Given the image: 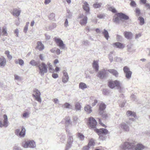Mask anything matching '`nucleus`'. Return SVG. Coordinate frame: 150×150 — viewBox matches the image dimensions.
Segmentation results:
<instances>
[{
    "label": "nucleus",
    "instance_id": "1",
    "mask_svg": "<svg viewBox=\"0 0 150 150\" xmlns=\"http://www.w3.org/2000/svg\"><path fill=\"white\" fill-rule=\"evenodd\" d=\"M135 146V150H142L144 148V146L140 144H138L135 146L133 143L125 142L121 144L120 150H134V148Z\"/></svg>",
    "mask_w": 150,
    "mask_h": 150
},
{
    "label": "nucleus",
    "instance_id": "2",
    "mask_svg": "<svg viewBox=\"0 0 150 150\" xmlns=\"http://www.w3.org/2000/svg\"><path fill=\"white\" fill-rule=\"evenodd\" d=\"M109 87L111 89H116L120 92H123L124 91V87L122 84V82L117 80L110 81L108 82Z\"/></svg>",
    "mask_w": 150,
    "mask_h": 150
},
{
    "label": "nucleus",
    "instance_id": "3",
    "mask_svg": "<svg viewBox=\"0 0 150 150\" xmlns=\"http://www.w3.org/2000/svg\"><path fill=\"white\" fill-rule=\"evenodd\" d=\"M129 19V17L125 14L122 13H117L113 17V21L116 23H119L122 19L127 20Z\"/></svg>",
    "mask_w": 150,
    "mask_h": 150
},
{
    "label": "nucleus",
    "instance_id": "4",
    "mask_svg": "<svg viewBox=\"0 0 150 150\" xmlns=\"http://www.w3.org/2000/svg\"><path fill=\"white\" fill-rule=\"evenodd\" d=\"M22 146L25 148H34L36 146L35 142L33 140L25 141L22 143Z\"/></svg>",
    "mask_w": 150,
    "mask_h": 150
},
{
    "label": "nucleus",
    "instance_id": "5",
    "mask_svg": "<svg viewBox=\"0 0 150 150\" xmlns=\"http://www.w3.org/2000/svg\"><path fill=\"white\" fill-rule=\"evenodd\" d=\"M39 68V73L42 76H44L45 74L47 72V67L45 64L42 63L38 66Z\"/></svg>",
    "mask_w": 150,
    "mask_h": 150
},
{
    "label": "nucleus",
    "instance_id": "6",
    "mask_svg": "<svg viewBox=\"0 0 150 150\" xmlns=\"http://www.w3.org/2000/svg\"><path fill=\"white\" fill-rule=\"evenodd\" d=\"M89 127L91 129L96 131L97 129L96 128L97 122L96 120L92 117H90L88 119Z\"/></svg>",
    "mask_w": 150,
    "mask_h": 150
},
{
    "label": "nucleus",
    "instance_id": "7",
    "mask_svg": "<svg viewBox=\"0 0 150 150\" xmlns=\"http://www.w3.org/2000/svg\"><path fill=\"white\" fill-rule=\"evenodd\" d=\"M54 40L57 45L61 49L64 50L66 49L65 45L63 43V41L60 38L56 37L54 38Z\"/></svg>",
    "mask_w": 150,
    "mask_h": 150
},
{
    "label": "nucleus",
    "instance_id": "8",
    "mask_svg": "<svg viewBox=\"0 0 150 150\" xmlns=\"http://www.w3.org/2000/svg\"><path fill=\"white\" fill-rule=\"evenodd\" d=\"M40 92L39 90L36 88L34 89L33 95L35 98L36 100L40 103L41 102V99L40 97Z\"/></svg>",
    "mask_w": 150,
    "mask_h": 150
},
{
    "label": "nucleus",
    "instance_id": "9",
    "mask_svg": "<svg viewBox=\"0 0 150 150\" xmlns=\"http://www.w3.org/2000/svg\"><path fill=\"white\" fill-rule=\"evenodd\" d=\"M80 24L82 25H85L87 23V18L86 16L82 14L79 15L78 17Z\"/></svg>",
    "mask_w": 150,
    "mask_h": 150
},
{
    "label": "nucleus",
    "instance_id": "10",
    "mask_svg": "<svg viewBox=\"0 0 150 150\" xmlns=\"http://www.w3.org/2000/svg\"><path fill=\"white\" fill-rule=\"evenodd\" d=\"M123 70L126 78L128 80L130 79L131 78L132 72L130 70L129 68L127 66H125L123 68Z\"/></svg>",
    "mask_w": 150,
    "mask_h": 150
},
{
    "label": "nucleus",
    "instance_id": "11",
    "mask_svg": "<svg viewBox=\"0 0 150 150\" xmlns=\"http://www.w3.org/2000/svg\"><path fill=\"white\" fill-rule=\"evenodd\" d=\"M4 120L3 122L0 120V127H7L8 125V117L6 115H4L3 116Z\"/></svg>",
    "mask_w": 150,
    "mask_h": 150
},
{
    "label": "nucleus",
    "instance_id": "12",
    "mask_svg": "<svg viewBox=\"0 0 150 150\" xmlns=\"http://www.w3.org/2000/svg\"><path fill=\"white\" fill-rule=\"evenodd\" d=\"M119 128L120 129H122L124 131L128 132L129 131V127L128 125L124 122H122L120 123L119 126Z\"/></svg>",
    "mask_w": 150,
    "mask_h": 150
},
{
    "label": "nucleus",
    "instance_id": "13",
    "mask_svg": "<svg viewBox=\"0 0 150 150\" xmlns=\"http://www.w3.org/2000/svg\"><path fill=\"white\" fill-rule=\"evenodd\" d=\"M16 133L19 137H23L25 135V129L24 127H22L21 131L20 132L19 129H17L16 131Z\"/></svg>",
    "mask_w": 150,
    "mask_h": 150
},
{
    "label": "nucleus",
    "instance_id": "14",
    "mask_svg": "<svg viewBox=\"0 0 150 150\" xmlns=\"http://www.w3.org/2000/svg\"><path fill=\"white\" fill-rule=\"evenodd\" d=\"M73 141V138L72 136H71V135L69 136L68 139L67 144V145L65 150H68L71 147Z\"/></svg>",
    "mask_w": 150,
    "mask_h": 150
},
{
    "label": "nucleus",
    "instance_id": "15",
    "mask_svg": "<svg viewBox=\"0 0 150 150\" xmlns=\"http://www.w3.org/2000/svg\"><path fill=\"white\" fill-rule=\"evenodd\" d=\"M107 72L108 70H105V69H102L98 72L97 76L101 78H102L106 76Z\"/></svg>",
    "mask_w": 150,
    "mask_h": 150
},
{
    "label": "nucleus",
    "instance_id": "16",
    "mask_svg": "<svg viewBox=\"0 0 150 150\" xmlns=\"http://www.w3.org/2000/svg\"><path fill=\"white\" fill-rule=\"evenodd\" d=\"M96 132L99 135L101 134H106L108 133V131L106 129L104 128L100 129H97L96 131Z\"/></svg>",
    "mask_w": 150,
    "mask_h": 150
},
{
    "label": "nucleus",
    "instance_id": "17",
    "mask_svg": "<svg viewBox=\"0 0 150 150\" xmlns=\"http://www.w3.org/2000/svg\"><path fill=\"white\" fill-rule=\"evenodd\" d=\"M112 46L114 47L120 49H122L125 47L124 44L119 42H115L113 43L112 44Z\"/></svg>",
    "mask_w": 150,
    "mask_h": 150
},
{
    "label": "nucleus",
    "instance_id": "18",
    "mask_svg": "<svg viewBox=\"0 0 150 150\" xmlns=\"http://www.w3.org/2000/svg\"><path fill=\"white\" fill-rule=\"evenodd\" d=\"M83 8L87 13H89L90 11L89 5L87 2L85 1L83 3Z\"/></svg>",
    "mask_w": 150,
    "mask_h": 150
},
{
    "label": "nucleus",
    "instance_id": "19",
    "mask_svg": "<svg viewBox=\"0 0 150 150\" xmlns=\"http://www.w3.org/2000/svg\"><path fill=\"white\" fill-rule=\"evenodd\" d=\"M6 58L4 57H0V67H4L6 65Z\"/></svg>",
    "mask_w": 150,
    "mask_h": 150
},
{
    "label": "nucleus",
    "instance_id": "20",
    "mask_svg": "<svg viewBox=\"0 0 150 150\" xmlns=\"http://www.w3.org/2000/svg\"><path fill=\"white\" fill-rule=\"evenodd\" d=\"M93 67L95 70V71L97 72L99 69V65L98 61L94 60L93 63Z\"/></svg>",
    "mask_w": 150,
    "mask_h": 150
},
{
    "label": "nucleus",
    "instance_id": "21",
    "mask_svg": "<svg viewBox=\"0 0 150 150\" xmlns=\"http://www.w3.org/2000/svg\"><path fill=\"white\" fill-rule=\"evenodd\" d=\"M84 110L85 111L87 114H90L92 111V107L89 105H86L84 107Z\"/></svg>",
    "mask_w": 150,
    "mask_h": 150
},
{
    "label": "nucleus",
    "instance_id": "22",
    "mask_svg": "<svg viewBox=\"0 0 150 150\" xmlns=\"http://www.w3.org/2000/svg\"><path fill=\"white\" fill-rule=\"evenodd\" d=\"M81 103L77 102L75 104V110L76 111H80L81 110Z\"/></svg>",
    "mask_w": 150,
    "mask_h": 150
},
{
    "label": "nucleus",
    "instance_id": "23",
    "mask_svg": "<svg viewBox=\"0 0 150 150\" xmlns=\"http://www.w3.org/2000/svg\"><path fill=\"white\" fill-rule=\"evenodd\" d=\"M21 11L20 10L16 8L14 9L13 12V16L18 17L21 13Z\"/></svg>",
    "mask_w": 150,
    "mask_h": 150
},
{
    "label": "nucleus",
    "instance_id": "24",
    "mask_svg": "<svg viewBox=\"0 0 150 150\" xmlns=\"http://www.w3.org/2000/svg\"><path fill=\"white\" fill-rule=\"evenodd\" d=\"M108 71L111 74H112L116 77H118L119 73L118 72L115 70L114 69H110L108 70Z\"/></svg>",
    "mask_w": 150,
    "mask_h": 150
},
{
    "label": "nucleus",
    "instance_id": "25",
    "mask_svg": "<svg viewBox=\"0 0 150 150\" xmlns=\"http://www.w3.org/2000/svg\"><path fill=\"white\" fill-rule=\"evenodd\" d=\"M37 49L40 51L44 49L43 45L40 42H38L37 43Z\"/></svg>",
    "mask_w": 150,
    "mask_h": 150
},
{
    "label": "nucleus",
    "instance_id": "26",
    "mask_svg": "<svg viewBox=\"0 0 150 150\" xmlns=\"http://www.w3.org/2000/svg\"><path fill=\"white\" fill-rule=\"evenodd\" d=\"M14 62L16 64H19L21 66H23L24 64V61L21 59H15Z\"/></svg>",
    "mask_w": 150,
    "mask_h": 150
},
{
    "label": "nucleus",
    "instance_id": "27",
    "mask_svg": "<svg viewBox=\"0 0 150 150\" xmlns=\"http://www.w3.org/2000/svg\"><path fill=\"white\" fill-rule=\"evenodd\" d=\"M46 66L47 67V68H48L50 72L52 73L54 71V69L53 68H52V65L49 62L47 63Z\"/></svg>",
    "mask_w": 150,
    "mask_h": 150
},
{
    "label": "nucleus",
    "instance_id": "28",
    "mask_svg": "<svg viewBox=\"0 0 150 150\" xmlns=\"http://www.w3.org/2000/svg\"><path fill=\"white\" fill-rule=\"evenodd\" d=\"M127 116L136 117V114L135 112L131 111H128L127 112Z\"/></svg>",
    "mask_w": 150,
    "mask_h": 150
},
{
    "label": "nucleus",
    "instance_id": "29",
    "mask_svg": "<svg viewBox=\"0 0 150 150\" xmlns=\"http://www.w3.org/2000/svg\"><path fill=\"white\" fill-rule=\"evenodd\" d=\"M95 142L94 140L93 139L90 140L88 146L90 148L93 147L95 145Z\"/></svg>",
    "mask_w": 150,
    "mask_h": 150
},
{
    "label": "nucleus",
    "instance_id": "30",
    "mask_svg": "<svg viewBox=\"0 0 150 150\" xmlns=\"http://www.w3.org/2000/svg\"><path fill=\"white\" fill-rule=\"evenodd\" d=\"M79 87L80 89L84 90L87 88V86L85 83L81 82L79 84Z\"/></svg>",
    "mask_w": 150,
    "mask_h": 150
},
{
    "label": "nucleus",
    "instance_id": "31",
    "mask_svg": "<svg viewBox=\"0 0 150 150\" xmlns=\"http://www.w3.org/2000/svg\"><path fill=\"white\" fill-rule=\"evenodd\" d=\"M102 5V4L101 3L96 2L93 5V7L95 8H98L101 7Z\"/></svg>",
    "mask_w": 150,
    "mask_h": 150
},
{
    "label": "nucleus",
    "instance_id": "32",
    "mask_svg": "<svg viewBox=\"0 0 150 150\" xmlns=\"http://www.w3.org/2000/svg\"><path fill=\"white\" fill-rule=\"evenodd\" d=\"M63 106L64 108L68 109H71L72 108V106L68 103H65L63 105Z\"/></svg>",
    "mask_w": 150,
    "mask_h": 150
},
{
    "label": "nucleus",
    "instance_id": "33",
    "mask_svg": "<svg viewBox=\"0 0 150 150\" xmlns=\"http://www.w3.org/2000/svg\"><path fill=\"white\" fill-rule=\"evenodd\" d=\"M125 35L127 38L130 39L132 36V34L130 32H125Z\"/></svg>",
    "mask_w": 150,
    "mask_h": 150
},
{
    "label": "nucleus",
    "instance_id": "34",
    "mask_svg": "<svg viewBox=\"0 0 150 150\" xmlns=\"http://www.w3.org/2000/svg\"><path fill=\"white\" fill-rule=\"evenodd\" d=\"M91 99L93 101V102L92 103V105L93 106H95L98 102L96 98L94 97H91Z\"/></svg>",
    "mask_w": 150,
    "mask_h": 150
},
{
    "label": "nucleus",
    "instance_id": "35",
    "mask_svg": "<svg viewBox=\"0 0 150 150\" xmlns=\"http://www.w3.org/2000/svg\"><path fill=\"white\" fill-rule=\"evenodd\" d=\"M106 108L105 105L103 103H101L100 105L99 110L100 111L103 110Z\"/></svg>",
    "mask_w": 150,
    "mask_h": 150
},
{
    "label": "nucleus",
    "instance_id": "36",
    "mask_svg": "<svg viewBox=\"0 0 150 150\" xmlns=\"http://www.w3.org/2000/svg\"><path fill=\"white\" fill-rule=\"evenodd\" d=\"M5 54L6 55L8 59L11 60L12 58V56L10 54V52L8 50H6L5 51Z\"/></svg>",
    "mask_w": 150,
    "mask_h": 150
},
{
    "label": "nucleus",
    "instance_id": "37",
    "mask_svg": "<svg viewBox=\"0 0 150 150\" xmlns=\"http://www.w3.org/2000/svg\"><path fill=\"white\" fill-rule=\"evenodd\" d=\"M29 115L30 113L29 112H24L22 114V117L24 119L26 118L29 117Z\"/></svg>",
    "mask_w": 150,
    "mask_h": 150
},
{
    "label": "nucleus",
    "instance_id": "38",
    "mask_svg": "<svg viewBox=\"0 0 150 150\" xmlns=\"http://www.w3.org/2000/svg\"><path fill=\"white\" fill-rule=\"evenodd\" d=\"M103 33L105 37L108 40V39L109 35L108 32L105 30H104V31L103 32Z\"/></svg>",
    "mask_w": 150,
    "mask_h": 150
},
{
    "label": "nucleus",
    "instance_id": "39",
    "mask_svg": "<svg viewBox=\"0 0 150 150\" xmlns=\"http://www.w3.org/2000/svg\"><path fill=\"white\" fill-rule=\"evenodd\" d=\"M69 77L68 76H63L62 81L64 83L67 82L69 80Z\"/></svg>",
    "mask_w": 150,
    "mask_h": 150
},
{
    "label": "nucleus",
    "instance_id": "40",
    "mask_svg": "<svg viewBox=\"0 0 150 150\" xmlns=\"http://www.w3.org/2000/svg\"><path fill=\"white\" fill-rule=\"evenodd\" d=\"M78 137L79 139H80L81 141H83L84 140V136L82 134L80 133H79L78 134Z\"/></svg>",
    "mask_w": 150,
    "mask_h": 150
},
{
    "label": "nucleus",
    "instance_id": "41",
    "mask_svg": "<svg viewBox=\"0 0 150 150\" xmlns=\"http://www.w3.org/2000/svg\"><path fill=\"white\" fill-rule=\"evenodd\" d=\"M114 52H111L110 54L108 55V58L111 62H112L113 60V58L112 57V54L114 53Z\"/></svg>",
    "mask_w": 150,
    "mask_h": 150
},
{
    "label": "nucleus",
    "instance_id": "42",
    "mask_svg": "<svg viewBox=\"0 0 150 150\" xmlns=\"http://www.w3.org/2000/svg\"><path fill=\"white\" fill-rule=\"evenodd\" d=\"M65 123L66 125H70L69 127H70L71 125V123H70V120L69 118H66L65 120Z\"/></svg>",
    "mask_w": 150,
    "mask_h": 150
},
{
    "label": "nucleus",
    "instance_id": "43",
    "mask_svg": "<svg viewBox=\"0 0 150 150\" xmlns=\"http://www.w3.org/2000/svg\"><path fill=\"white\" fill-rule=\"evenodd\" d=\"M109 11H111L113 13H116L117 12V11L116 9L113 7H110L108 8Z\"/></svg>",
    "mask_w": 150,
    "mask_h": 150
},
{
    "label": "nucleus",
    "instance_id": "44",
    "mask_svg": "<svg viewBox=\"0 0 150 150\" xmlns=\"http://www.w3.org/2000/svg\"><path fill=\"white\" fill-rule=\"evenodd\" d=\"M15 80H17L18 81H20L22 80V78L18 76L17 74H15L14 76Z\"/></svg>",
    "mask_w": 150,
    "mask_h": 150
},
{
    "label": "nucleus",
    "instance_id": "45",
    "mask_svg": "<svg viewBox=\"0 0 150 150\" xmlns=\"http://www.w3.org/2000/svg\"><path fill=\"white\" fill-rule=\"evenodd\" d=\"M130 5L132 7H136V6L137 4L134 1L132 0L130 4Z\"/></svg>",
    "mask_w": 150,
    "mask_h": 150
},
{
    "label": "nucleus",
    "instance_id": "46",
    "mask_svg": "<svg viewBox=\"0 0 150 150\" xmlns=\"http://www.w3.org/2000/svg\"><path fill=\"white\" fill-rule=\"evenodd\" d=\"M135 12L137 14V16H139L140 14V9L138 8H136V9Z\"/></svg>",
    "mask_w": 150,
    "mask_h": 150
},
{
    "label": "nucleus",
    "instance_id": "47",
    "mask_svg": "<svg viewBox=\"0 0 150 150\" xmlns=\"http://www.w3.org/2000/svg\"><path fill=\"white\" fill-rule=\"evenodd\" d=\"M55 16V15L54 13H52L49 15V18L50 20H52L54 18Z\"/></svg>",
    "mask_w": 150,
    "mask_h": 150
},
{
    "label": "nucleus",
    "instance_id": "48",
    "mask_svg": "<svg viewBox=\"0 0 150 150\" xmlns=\"http://www.w3.org/2000/svg\"><path fill=\"white\" fill-rule=\"evenodd\" d=\"M138 20L139 21L141 24H143L144 23V19L142 17H139L138 18Z\"/></svg>",
    "mask_w": 150,
    "mask_h": 150
},
{
    "label": "nucleus",
    "instance_id": "49",
    "mask_svg": "<svg viewBox=\"0 0 150 150\" xmlns=\"http://www.w3.org/2000/svg\"><path fill=\"white\" fill-rule=\"evenodd\" d=\"M30 63L33 66H35L37 64V62L34 60H31Z\"/></svg>",
    "mask_w": 150,
    "mask_h": 150
},
{
    "label": "nucleus",
    "instance_id": "50",
    "mask_svg": "<svg viewBox=\"0 0 150 150\" xmlns=\"http://www.w3.org/2000/svg\"><path fill=\"white\" fill-rule=\"evenodd\" d=\"M131 98L132 100L136 101L137 100L136 97L135 96L134 94H132L131 96Z\"/></svg>",
    "mask_w": 150,
    "mask_h": 150
},
{
    "label": "nucleus",
    "instance_id": "51",
    "mask_svg": "<svg viewBox=\"0 0 150 150\" xmlns=\"http://www.w3.org/2000/svg\"><path fill=\"white\" fill-rule=\"evenodd\" d=\"M103 93L104 95H107L108 94V92L107 89H104L103 90Z\"/></svg>",
    "mask_w": 150,
    "mask_h": 150
},
{
    "label": "nucleus",
    "instance_id": "52",
    "mask_svg": "<svg viewBox=\"0 0 150 150\" xmlns=\"http://www.w3.org/2000/svg\"><path fill=\"white\" fill-rule=\"evenodd\" d=\"M52 76L54 78L56 79L58 77V75L57 74L53 73L52 75Z\"/></svg>",
    "mask_w": 150,
    "mask_h": 150
},
{
    "label": "nucleus",
    "instance_id": "53",
    "mask_svg": "<svg viewBox=\"0 0 150 150\" xmlns=\"http://www.w3.org/2000/svg\"><path fill=\"white\" fill-rule=\"evenodd\" d=\"M60 50L59 49L56 48V53L57 55H59L60 54Z\"/></svg>",
    "mask_w": 150,
    "mask_h": 150
},
{
    "label": "nucleus",
    "instance_id": "54",
    "mask_svg": "<svg viewBox=\"0 0 150 150\" xmlns=\"http://www.w3.org/2000/svg\"><path fill=\"white\" fill-rule=\"evenodd\" d=\"M51 0H45L44 4L45 5L48 4L51 2Z\"/></svg>",
    "mask_w": 150,
    "mask_h": 150
},
{
    "label": "nucleus",
    "instance_id": "55",
    "mask_svg": "<svg viewBox=\"0 0 150 150\" xmlns=\"http://www.w3.org/2000/svg\"><path fill=\"white\" fill-rule=\"evenodd\" d=\"M14 150H22L21 149L17 146H15L14 147Z\"/></svg>",
    "mask_w": 150,
    "mask_h": 150
},
{
    "label": "nucleus",
    "instance_id": "56",
    "mask_svg": "<svg viewBox=\"0 0 150 150\" xmlns=\"http://www.w3.org/2000/svg\"><path fill=\"white\" fill-rule=\"evenodd\" d=\"M90 148L88 146H85L83 148V150H89Z\"/></svg>",
    "mask_w": 150,
    "mask_h": 150
},
{
    "label": "nucleus",
    "instance_id": "57",
    "mask_svg": "<svg viewBox=\"0 0 150 150\" xmlns=\"http://www.w3.org/2000/svg\"><path fill=\"white\" fill-rule=\"evenodd\" d=\"M141 36V34L140 33L137 34L135 37V39H137Z\"/></svg>",
    "mask_w": 150,
    "mask_h": 150
},
{
    "label": "nucleus",
    "instance_id": "58",
    "mask_svg": "<svg viewBox=\"0 0 150 150\" xmlns=\"http://www.w3.org/2000/svg\"><path fill=\"white\" fill-rule=\"evenodd\" d=\"M63 76H68L67 73L65 70H64L63 71Z\"/></svg>",
    "mask_w": 150,
    "mask_h": 150
},
{
    "label": "nucleus",
    "instance_id": "59",
    "mask_svg": "<svg viewBox=\"0 0 150 150\" xmlns=\"http://www.w3.org/2000/svg\"><path fill=\"white\" fill-rule=\"evenodd\" d=\"M59 100L57 98H54V102L55 104H58L59 103Z\"/></svg>",
    "mask_w": 150,
    "mask_h": 150
},
{
    "label": "nucleus",
    "instance_id": "60",
    "mask_svg": "<svg viewBox=\"0 0 150 150\" xmlns=\"http://www.w3.org/2000/svg\"><path fill=\"white\" fill-rule=\"evenodd\" d=\"M145 6L146 8L147 9H150V4L149 3H146L145 4Z\"/></svg>",
    "mask_w": 150,
    "mask_h": 150
},
{
    "label": "nucleus",
    "instance_id": "61",
    "mask_svg": "<svg viewBox=\"0 0 150 150\" xmlns=\"http://www.w3.org/2000/svg\"><path fill=\"white\" fill-rule=\"evenodd\" d=\"M131 46L130 45H128L127 46V51L130 52V51H131Z\"/></svg>",
    "mask_w": 150,
    "mask_h": 150
},
{
    "label": "nucleus",
    "instance_id": "62",
    "mask_svg": "<svg viewBox=\"0 0 150 150\" xmlns=\"http://www.w3.org/2000/svg\"><path fill=\"white\" fill-rule=\"evenodd\" d=\"M44 56L43 54H40L39 55V57L40 59L42 60H43Z\"/></svg>",
    "mask_w": 150,
    "mask_h": 150
},
{
    "label": "nucleus",
    "instance_id": "63",
    "mask_svg": "<svg viewBox=\"0 0 150 150\" xmlns=\"http://www.w3.org/2000/svg\"><path fill=\"white\" fill-rule=\"evenodd\" d=\"M72 14L69 13V14H67V18H70L72 17Z\"/></svg>",
    "mask_w": 150,
    "mask_h": 150
},
{
    "label": "nucleus",
    "instance_id": "64",
    "mask_svg": "<svg viewBox=\"0 0 150 150\" xmlns=\"http://www.w3.org/2000/svg\"><path fill=\"white\" fill-rule=\"evenodd\" d=\"M146 67L150 71V62L148 63L146 65Z\"/></svg>",
    "mask_w": 150,
    "mask_h": 150
}]
</instances>
